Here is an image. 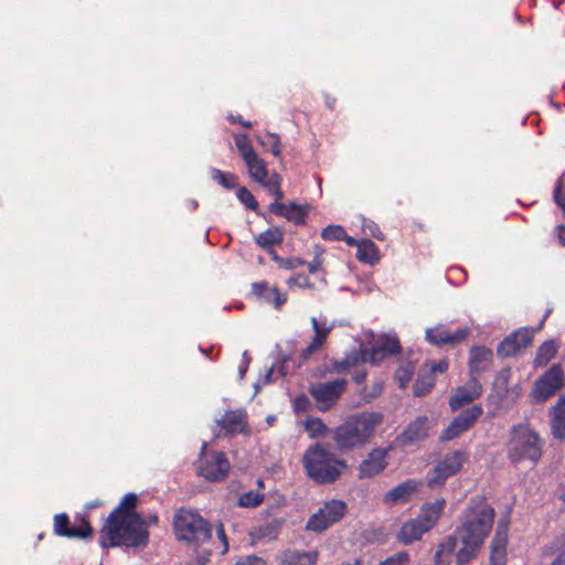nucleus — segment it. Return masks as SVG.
<instances>
[{
    "label": "nucleus",
    "instance_id": "obj_62",
    "mask_svg": "<svg viewBox=\"0 0 565 565\" xmlns=\"http://www.w3.org/2000/svg\"><path fill=\"white\" fill-rule=\"evenodd\" d=\"M275 370V365H271L263 376H260L258 380L262 381L263 385H267L273 381V373Z\"/></svg>",
    "mask_w": 565,
    "mask_h": 565
},
{
    "label": "nucleus",
    "instance_id": "obj_14",
    "mask_svg": "<svg viewBox=\"0 0 565 565\" xmlns=\"http://www.w3.org/2000/svg\"><path fill=\"white\" fill-rule=\"evenodd\" d=\"M470 334V328L462 327L451 331L447 324L439 323L426 329V341L435 347L456 345L463 342Z\"/></svg>",
    "mask_w": 565,
    "mask_h": 565
},
{
    "label": "nucleus",
    "instance_id": "obj_32",
    "mask_svg": "<svg viewBox=\"0 0 565 565\" xmlns=\"http://www.w3.org/2000/svg\"><path fill=\"white\" fill-rule=\"evenodd\" d=\"M138 498L135 493L129 492L124 495L119 505H117L107 516L106 520H109V523L115 521V519L120 518V515H130L137 505Z\"/></svg>",
    "mask_w": 565,
    "mask_h": 565
},
{
    "label": "nucleus",
    "instance_id": "obj_52",
    "mask_svg": "<svg viewBox=\"0 0 565 565\" xmlns=\"http://www.w3.org/2000/svg\"><path fill=\"white\" fill-rule=\"evenodd\" d=\"M281 175L274 172L271 175H268L264 182H259V184L267 189L269 192H273L281 188Z\"/></svg>",
    "mask_w": 565,
    "mask_h": 565
},
{
    "label": "nucleus",
    "instance_id": "obj_53",
    "mask_svg": "<svg viewBox=\"0 0 565 565\" xmlns=\"http://www.w3.org/2000/svg\"><path fill=\"white\" fill-rule=\"evenodd\" d=\"M562 179H559L555 184L553 198L556 205L562 209L563 214L565 215V191L562 190Z\"/></svg>",
    "mask_w": 565,
    "mask_h": 565
},
{
    "label": "nucleus",
    "instance_id": "obj_27",
    "mask_svg": "<svg viewBox=\"0 0 565 565\" xmlns=\"http://www.w3.org/2000/svg\"><path fill=\"white\" fill-rule=\"evenodd\" d=\"M427 532L428 531L414 518L402 524L396 539L399 543L408 545L415 541H419Z\"/></svg>",
    "mask_w": 565,
    "mask_h": 565
},
{
    "label": "nucleus",
    "instance_id": "obj_39",
    "mask_svg": "<svg viewBox=\"0 0 565 565\" xmlns=\"http://www.w3.org/2000/svg\"><path fill=\"white\" fill-rule=\"evenodd\" d=\"M234 139L235 146L244 162L250 161V159H254V157L257 156L246 134H237L234 136Z\"/></svg>",
    "mask_w": 565,
    "mask_h": 565
},
{
    "label": "nucleus",
    "instance_id": "obj_26",
    "mask_svg": "<svg viewBox=\"0 0 565 565\" xmlns=\"http://www.w3.org/2000/svg\"><path fill=\"white\" fill-rule=\"evenodd\" d=\"M367 350L361 345L360 350L353 349L351 352L347 353L341 360H333L331 362L330 371L337 374H344L351 367L356 366L360 362H366Z\"/></svg>",
    "mask_w": 565,
    "mask_h": 565
},
{
    "label": "nucleus",
    "instance_id": "obj_6",
    "mask_svg": "<svg viewBox=\"0 0 565 565\" xmlns=\"http://www.w3.org/2000/svg\"><path fill=\"white\" fill-rule=\"evenodd\" d=\"M172 524L178 541L199 545L212 539L211 524L196 511L178 510Z\"/></svg>",
    "mask_w": 565,
    "mask_h": 565
},
{
    "label": "nucleus",
    "instance_id": "obj_35",
    "mask_svg": "<svg viewBox=\"0 0 565 565\" xmlns=\"http://www.w3.org/2000/svg\"><path fill=\"white\" fill-rule=\"evenodd\" d=\"M236 196L238 201L247 209L255 212L258 216H262L266 220L267 223L271 222V218L267 217L262 211H259L258 202L253 195V193L246 188L241 186L236 191Z\"/></svg>",
    "mask_w": 565,
    "mask_h": 565
},
{
    "label": "nucleus",
    "instance_id": "obj_49",
    "mask_svg": "<svg viewBox=\"0 0 565 565\" xmlns=\"http://www.w3.org/2000/svg\"><path fill=\"white\" fill-rule=\"evenodd\" d=\"M512 508L508 509L507 515L499 520L493 539H502L508 541L509 525H510V513Z\"/></svg>",
    "mask_w": 565,
    "mask_h": 565
},
{
    "label": "nucleus",
    "instance_id": "obj_2",
    "mask_svg": "<svg viewBox=\"0 0 565 565\" xmlns=\"http://www.w3.org/2000/svg\"><path fill=\"white\" fill-rule=\"evenodd\" d=\"M99 533V545L103 548H145L150 537L146 520L139 512L120 515L110 523L105 520Z\"/></svg>",
    "mask_w": 565,
    "mask_h": 565
},
{
    "label": "nucleus",
    "instance_id": "obj_58",
    "mask_svg": "<svg viewBox=\"0 0 565 565\" xmlns=\"http://www.w3.org/2000/svg\"><path fill=\"white\" fill-rule=\"evenodd\" d=\"M216 535L217 537L222 541L223 543V551H222V554H225L228 550V543H227V539H226V534H225V530H224V525L222 523H220L216 527Z\"/></svg>",
    "mask_w": 565,
    "mask_h": 565
},
{
    "label": "nucleus",
    "instance_id": "obj_47",
    "mask_svg": "<svg viewBox=\"0 0 565 565\" xmlns=\"http://www.w3.org/2000/svg\"><path fill=\"white\" fill-rule=\"evenodd\" d=\"M322 347L319 344L318 339H312V341L301 350L299 354V360L296 362L294 361V367L299 369L310 356L313 352L320 350Z\"/></svg>",
    "mask_w": 565,
    "mask_h": 565
},
{
    "label": "nucleus",
    "instance_id": "obj_18",
    "mask_svg": "<svg viewBox=\"0 0 565 565\" xmlns=\"http://www.w3.org/2000/svg\"><path fill=\"white\" fill-rule=\"evenodd\" d=\"M482 394V385L477 376H470L469 381L455 390L449 398V407L452 412L458 411L477 399Z\"/></svg>",
    "mask_w": 565,
    "mask_h": 565
},
{
    "label": "nucleus",
    "instance_id": "obj_20",
    "mask_svg": "<svg viewBox=\"0 0 565 565\" xmlns=\"http://www.w3.org/2000/svg\"><path fill=\"white\" fill-rule=\"evenodd\" d=\"M422 486L423 482L418 479H407L387 491L383 497V501L391 505L405 504L412 500Z\"/></svg>",
    "mask_w": 565,
    "mask_h": 565
},
{
    "label": "nucleus",
    "instance_id": "obj_63",
    "mask_svg": "<svg viewBox=\"0 0 565 565\" xmlns=\"http://www.w3.org/2000/svg\"><path fill=\"white\" fill-rule=\"evenodd\" d=\"M228 120L231 122H233V124H239V125H242L245 128H250L252 127V122L248 121V120H244L241 116H233V115H231L228 117Z\"/></svg>",
    "mask_w": 565,
    "mask_h": 565
},
{
    "label": "nucleus",
    "instance_id": "obj_36",
    "mask_svg": "<svg viewBox=\"0 0 565 565\" xmlns=\"http://www.w3.org/2000/svg\"><path fill=\"white\" fill-rule=\"evenodd\" d=\"M245 164L248 168L250 178L257 183L264 182L268 177L266 162L258 156H255L254 159H250V161H246Z\"/></svg>",
    "mask_w": 565,
    "mask_h": 565
},
{
    "label": "nucleus",
    "instance_id": "obj_9",
    "mask_svg": "<svg viewBox=\"0 0 565 565\" xmlns=\"http://www.w3.org/2000/svg\"><path fill=\"white\" fill-rule=\"evenodd\" d=\"M348 512V505L343 500L332 499L326 501L308 519L305 530L313 533H322L335 523L340 522Z\"/></svg>",
    "mask_w": 565,
    "mask_h": 565
},
{
    "label": "nucleus",
    "instance_id": "obj_34",
    "mask_svg": "<svg viewBox=\"0 0 565 565\" xmlns=\"http://www.w3.org/2000/svg\"><path fill=\"white\" fill-rule=\"evenodd\" d=\"M436 379L431 373L422 371L418 373L417 379L413 386V392L416 397L426 396L435 386Z\"/></svg>",
    "mask_w": 565,
    "mask_h": 565
},
{
    "label": "nucleus",
    "instance_id": "obj_24",
    "mask_svg": "<svg viewBox=\"0 0 565 565\" xmlns=\"http://www.w3.org/2000/svg\"><path fill=\"white\" fill-rule=\"evenodd\" d=\"M446 505L445 499H437L435 502L425 503L422 505L419 513L415 518L426 531H430L439 518L441 516Z\"/></svg>",
    "mask_w": 565,
    "mask_h": 565
},
{
    "label": "nucleus",
    "instance_id": "obj_12",
    "mask_svg": "<svg viewBox=\"0 0 565 565\" xmlns=\"http://www.w3.org/2000/svg\"><path fill=\"white\" fill-rule=\"evenodd\" d=\"M53 521V532L56 536L87 540L94 532L90 523L84 516L76 515L75 525H71L68 515L61 512L54 515Z\"/></svg>",
    "mask_w": 565,
    "mask_h": 565
},
{
    "label": "nucleus",
    "instance_id": "obj_60",
    "mask_svg": "<svg viewBox=\"0 0 565 565\" xmlns=\"http://www.w3.org/2000/svg\"><path fill=\"white\" fill-rule=\"evenodd\" d=\"M259 533L262 536L276 537V526L273 524H267L266 526L259 529Z\"/></svg>",
    "mask_w": 565,
    "mask_h": 565
},
{
    "label": "nucleus",
    "instance_id": "obj_55",
    "mask_svg": "<svg viewBox=\"0 0 565 565\" xmlns=\"http://www.w3.org/2000/svg\"><path fill=\"white\" fill-rule=\"evenodd\" d=\"M306 264V260H303L300 257H287L284 262V268L285 269H296L300 266H303Z\"/></svg>",
    "mask_w": 565,
    "mask_h": 565
},
{
    "label": "nucleus",
    "instance_id": "obj_28",
    "mask_svg": "<svg viewBox=\"0 0 565 565\" xmlns=\"http://www.w3.org/2000/svg\"><path fill=\"white\" fill-rule=\"evenodd\" d=\"M284 231L278 226H271L255 236L257 246L265 250H270L275 245H280L284 241Z\"/></svg>",
    "mask_w": 565,
    "mask_h": 565
},
{
    "label": "nucleus",
    "instance_id": "obj_31",
    "mask_svg": "<svg viewBox=\"0 0 565 565\" xmlns=\"http://www.w3.org/2000/svg\"><path fill=\"white\" fill-rule=\"evenodd\" d=\"M557 353V343L554 340L544 341L536 350L534 366H545Z\"/></svg>",
    "mask_w": 565,
    "mask_h": 565
},
{
    "label": "nucleus",
    "instance_id": "obj_43",
    "mask_svg": "<svg viewBox=\"0 0 565 565\" xmlns=\"http://www.w3.org/2000/svg\"><path fill=\"white\" fill-rule=\"evenodd\" d=\"M467 431L466 428H463L462 424L460 423V420L455 417L450 424L443 430L441 433V436H440V440L441 441H446V440H452L455 438H457L460 434Z\"/></svg>",
    "mask_w": 565,
    "mask_h": 565
},
{
    "label": "nucleus",
    "instance_id": "obj_10",
    "mask_svg": "<svg viewBox=\"0 0 565 565\" xmlns=\"http://www.w3.org/2000/svg\"><path fill=\"white\" fill-rule=\"evenodd\" d=\"M467 460L468 454L461 449L445 455L428 472L427 486L430 489L444 487L450 477L456 476L461 470Z\"/></svg>",
    "mask_w": 565,
    "mask_h": 565
},
{
    "label": "nucleus",
    "instance_id": "obj_41",
    "mask_svg": "<svg viewBox=\"0 0 565 565\" xmlns=\"http://www.w3.org/2000/svg\"><path fill=\"white\" fill-rule=\"evenodd\" d=\"M414 372L415 364L412 361H406L395 371L394 379L401 388H405L407 386L414 375Z\"/></svg>",
    "mask_w": 565,
    "mask_h": 565
},
{
    "label": "nucleus",
    "instance_id": "obj_54",
    "mask_svg": "<svg viewBox=\"0 0 565 565\" xmlns=\"http://www.w3.org/2000/svg\"><path fill=\"white\" fill-rule=\"evenodd\" d=\"M287 284L289 286L296 285L299 288H309V289L313 288V284L309 280L308 276H306L303 274H299V275L290 277L287 280Z\"/></svg>",
    "mask_w": 565,
    "mask_h": 565
},
{
    "label": "nucleus",
    "instance_id": "obj_11",
    "mask_svg": "<svg viewBox=\"0 0 565 565\" xmlns=\"http://www.w3.org/2000/svg\"><path fill=\"white\" fill-rule=\"evenodd\" d=\"M347 380L338 379L328 382L311 383L308 387L309 394L317 403L321 412L329 411L345 391Z\"/></svg>",
    "mask_w": 565,
    "mask_h": 565
},
{
    "label": "nucleus",
    "instance_id": "obj_3",
    "mask_svg": "<svg viewBox=\"0 0 565 565\" xmlns=\"http://www.w3.org/2000/svg\"><path fill=\"white\" fill-rule=\"evenodd\" d=\"M383 414L379 412H366L348 418L335 428L333 434L338 449L347 452L363 447L374 435L376 426L383 422Z\"/></svg>",
    "mask_w": 565,
    "mask_h": 565
},
{
    "label": "nucleus",
    "instance_id": "obj_7",
    "mask_svg": "<svg viewBox=\"0 0 565 565\" xmlns=\"http://www.w3.org/2000/svg\"><path fill=\"white\" fill-rule=\"evenodd\" d=\"M230 460L223 451H207V444L203 441L195 463L196 475L209 482H222L228 476Z\"/></svg>",
    "mask_w": 565,
    "mask_h": 565
},
{
    "label": "nucleus",
    "instance_id": "obj_29",
    "mask_svg": "<svg viewBox=\"0 0 565 565\" xmlns=\"http://www.w3.org/2000/svg\"><path fill=\"white\" fill-rule=\"evenodd\" d=\"M355 256L360 262L369 265H375L380 260L379 248L369 238L360 239Z\"/></svg>",
    "mask_w": 565,
    "mask_h": 565
},
{
    "label": "nucleus",
    "instance_id": "obj_25",
    "mask_svg": "<svg viewBox=\"0 0 565 565\" xmlns=\"http://www.w3.org/2000/svg\"><path fill=\"white\" fill-rule=\"evenodd\" d=\"M252 291L257 299L273 305L276 309H279L287 301V297L277 287H270L267 281L254 282Z\"/></svg>",
    "mask_w": 565,
    "mask_h": 565
},
{
    "label": "nucleus",
    "instance_id": "obj_56",
    "mask_svg": "<svg viewBox=\"0 0 565 565\" xmlns=\"http://www.w3.org/2000/svg\"><path fill=\"white\" fill-rule=\"evenodd\" d=\"M448 370V362L445 360H441L439 362H433L429 364V369L427 370L428 373H431L433 376H435L436 372H446Z\"/></svg>",
    "mask_w": 565,
    "mask_h": 565
},
{
    "label": "nucleus",
    "instance_id": "obj_16",
    "mask_svg": "<svg viewBox=\"0 0 565 565\" xmlns=\"http://www.w3.org/2000/svg\"><path fill=\"white\" fill-rule=\"evenodd\" d=\"M391 449L392 447L372 449L367 457L360 462L358 478L371 479L382 473L388 465L386 457Z\"/></svg>",
    "mask_w": 565,
    "mask_h": 565
},
{
    "label": "nucleus",
    "instance_id": "obj_22",
    "mask_svg": "<svg viewBox=\"0 0 565 565\" xmlns=\"http://www.w3.org/2000/svg\"><path fill=\"white\" fill-rule=\"evenodd\" d=\"M548 416L553 439L565 440V394L550 408Z\"/></svg>",
    "mask_w": 565,
    "mask_h": 565
},
{
    "label": "nucleus",
    "instance_id": "obj_48",
    "mask_svg": "<svg viewBox=\"0 0 565 565\" xmlns=\"http://www.w3.org/2000/svg\"><path fill=\"white\" fill-rule=\"evenodd\" d=\"M311 324H312V329L315 331V337L313 339H318L319 341V344L321 347H323L327 338H328V334L331 332V330L333 329L334 324H331L329 327H321L317 320V318L312 317L311 318Z\"/></svg>",
    "mask_w": 565,
    "mask_h": 565
},
{
    "label": "nucleus",
    "instance_id": "obj_17",
    "mask_svg": "<svg viewBox=\"0 0 565 565\" xmlns=\"http://www.w3.org/2000/svg\"><path fill=\"white\" fill-rule=\"evenodd\" d=\"M429 419L426 415L417 416L405 429L398 434L395 441L399 446H412L424 440L428 436Z\"/></svg>",
    "mask_w": 565,
    "mask_h": 565
},
{
    "label": "nucleus",
    "instance_id": "obj_46",
    "mask_svg": "<svg viewBox=\"0 0 565 565\" xmlns=\"http://www.w3.org/2000/svg\"><path fill=\"white\" fill-rule=\"evenodd\" d=\"M322 347L319 344L318 339H312V341L301 350L299 354V360L296 362L294 361V367L299 369L310 356L313 352L320 350Z\"/></svg>",
    "mask_w": 565,
    "mask_h": 565
},
{
    "label": "nucleus",
    "instance_id": "obj_5",
    "mask_svg": "<svg viewBox=\"0 0 565 565\" xmlns=\"http://www.w3.org/2000/svg\"><path fill=\"white\" fill-rule=\"evenodd\" d=\"M307 475L319 484L335 482L348 468L345 460L338 459L320 444L310 446L303 456Z\"/></svg>",
    "mask_w": 565,
    "mask_h": 565
},
{
    "label": "nucleus",
    "instance_id": "obj_33",
    "mask_svg": "<svg viewBox=\"0 0 565 565\" xmlns=\"http://www.w3.org/2000/svg\"><path fill=\"white\" fill-rule=\"evenodd\" d=\"M508 541L492 539L490 544L489 565H507Z\"/></svg>",
    "mask_w": 565,
    "mask_h": 565
},
{
    "label": "nucleus",
    "instance_id": "obj_38",
    "mask_svg": "<svg viewBox=\"0 0 565 565\" xmlns=\"http://www.w3.org/2000/svg\"><path fill=\"white\" fill-rule=\"evenodd\" d=\"M210 174L213 181L226 190H233L237 185V175L232 172H224L217 168H211Z\"/></svg>",
    "mask_w": 565,
    "mask_h": 565
},
{
    "label": "nucleus",
    "instance_id": "obj_1",
    "mask_svg": "<svg viewBox=\"0 0 565 565\" xmlns=\"http://www.w3.org/2000/svg\"><path fill=\"white\" fill-rule=\"evenodd\" d=\"M494 518L495 511L484 495L471 497L461 512L460 524L439 543L434 556L435 565H449L452 555L456 565H468L477 558L493 527Z\"/></svg>",
    "mask_w": 565,
    "mask_h": 565
},
{
    "label": "nucleus",
    "instance_id": "obj_19",
    "mask_svg": "<svg viewBox=\"0 0 565 565\" xmlns=\"http://www.w3.org/2000/svg\"><path fill=\"white\" fill-rule=\"evenodd\" d=\"M309 209V204H298L295 201H291L288 204L270 203L268 205L269 213L279 217H285L295 225L306 224Z\"/></svg>",
    "mask_w": 565,
    "mask_h": 565
},
{
    "label": "nucleus",
    "instance_id": "obj_42",
    "mask_svg": "<svg viewBox=\"0 0 565 565\" xmlns=\"http://www.w3.org/2000/svg\"><path fill=\"white\" fill-rule=\"evenodd\" d=\"M303 426L311 438L324 436L328 431L327 425L319 417H307L303 422Z\"/></svg>",
    "mask_w": 565,
    "mask_h": 565
},
{
    "label": "nucleus",
    "instance_id": "obj_30",
    "mask_svg": "<svg viewBox=\"0 0 565 565\" xmlns=\"http://www.w3.org/2000/svg\"><path fill=\"white\" fill-rule=\"evenodd\" d=\"M318 558L317 552L287 551L282 554V565H313Z\"/></svg>",
    "mask_w": 565,
    "mask_h": 565
},
{
    "label": "nucleus",
    "instance_id": "obj_51",
    "mask_svg": "<svg viewBox=\"0 0 565 565\" xmlns=\"http://www.w3.org/2000/svg\"><path fill=\"white\" fill-rule=\"evenodd\" d=\"M292 408L296 414L308 412L311 408V401L306 394H299L294 399Z\"/></svg>",
    "mask_w": 565,
    "mask_h": 565
},
{
    "label": "nucleus",
    "instance_id": "obj_45",
    "mask_svg": "<svg viewBox=\"0 0 565 565\" xmlns=\"http://www.w3.org/2000/svg\"><path fill=\"white\" fill-rule=\"evenodd\" d=\"M344 227L342 225H328L321 232V237L324 241L341 242L344 238Z\"/></svg>",
    "mask_w": 565,
    "mask_h": 565
},
{
    "label": "nucleus",
    "instance_id": "obj_21",
    "mask_svg": "<svg viewBox=\"0 0 565 565\" xmlns=\"http://www.w3.org/2000/svg\"><path fill=\"white\" fill-rule=\"evenodd\" d=\"M217 425L226 431V435L250 434V428L247 422V412L244 408L226 411L223 417L217 420Z\"/></svg>",
    "mask_w": 565,
    "mask_h": 565
},
{
    "label": "nucleus",
    "instance_id": "obj_37",
    "mask_svg": "<svg viewBox=\"0 0 565 565\" xmlns=\"http://www.w3.org/2000/svg\"><path fill=\"white\" fill-rule=\"evenodd\" d=\"M256 139L265 150L270 151L275 157H280L281 142L278 134L265 132L264 135L257 136Z\"/></svg>",
    "mask_w": 565,
    "mask_h": 565
},
{
    "label": "nucleus",
    "instance_id": "obj_44",
    "mask_svg": "<svg viewBox=\"0 0 565 565\" xmlns=\"http://www.w3.org/2000/svg\"><path fill=\"white\" fill-rule=\"evenodd\" d=\"M263 500L264 494L250 490L239 497L237 504L243 508H255L258 507Z\"/></svg>",
    "mask_w": 565,
    "mask_h": 565
},
{
    "label": "nucleus",
    "instance_id": "obj_40",
    "mask_svg": "<svg viewBox=\"0 0 565 565\" xmlns=\"http://www.w3.org/2000/svg\"><path fill=\"white\" fill-rule=\"evenodd\" d=\"M482 413L483 409L481 405H473L472 407L461 411L456 417L460 420L463 428L468 430L478 420Z\"/></svg>",
    "mask_w": 565,
    "mask_h": 565
},
{
    "label": "nucleus",
    "instance_id": "obj_61",
    "mask_svg": "<svg viewBox=\"0 0 565 565\" xmlns=\"http://www.w3.org/2000/svg\"><path fill=\"white\" fill-rule=\"evenodd\" d=\"M321 268V259L319 255H316L313 260L308 264V270L310 274L317 273Z\"/></svg>",
    "mask_w": 565,
    "mask_h": 565
},
{
    "label": "nucleus",
    "instance_id": "obj_8",
    "mask_svg": "<svg viewBox=\"0 0 565 565\" xmlns=\"http://www.w3.org/2000/svg\"><path fill=\"white\" fill-rule=\"evenodd\" d=\"M565 385V375L561 364H553L540 375L529 394L533 404H543Z\"/></svg>",
    "mask_w": 565,
    "mask_h": 565
},
{
    "label": "nucleus",
    "instance_id": "obj_50",
    "mask_svg": "<svg viewBox=\"0 0 565 565\" xmlns=\"http://www.w3.org/2000/svg\"><path fill=\"white\" fill-rule=\"evenodd\" d=\"M409 562V554L406 551H401L381 562L380 565H408Z\"/></svg>",
    "mask_w": 565,
    "mask_h": 565
},
{
    "label": "nucleus",
    "instance_id": "obj_15",
    "mask_svg": "<svg viewBox=\"0 0 565 565\" xmlns=\"http://www.w3.org/2000/svg\"><path fill=\"white\" fill-rule=\"evenodd\" d=\"M402 345L396 333H382L376 344L367 351L366 358L371 364L377 365L384 359L401 354Z\"/></svg>",
    "mask_w": 565,
    "mask_h": 565
},
{
    "label": "nucleus",
    "instance_id": "obj_13",
    "mask_svg": "<svg viewBox=\"0 0 565 565\" xmlns=\"http://www.w3.org/2000/svg\"><path fill=\"white\" fill-rule=\"evenodd\" d=\"M534 333L535 330H531L529 327L514 330L499 342L497 355L502 360L518 355L522 349L532 344Z\"/></svg>",
    "mask_w": 565,
    "mask_h": 565
},
{
    "label": "nucleus",
    "instance_id": "obj_4",
    "mask_svg": "<svg viewBox=\"0 0 565 565\" xmlns=\"http://www.w3.org/2000/svg\"><path fill=\"white\" fill-rule=\"evenodd\" d=\"M544 444L529 423L514 424L507 444L508 459L514 465L525 460L537 463L542 458Z\"/></svg>",
    "mask_w": 565,
    "mask_h": 565
},
{
    "label": "nucleus",
    "instance_id": "obj_23",
    "mask_svg": "<svg viewBox=\"0 0 565 565\" xmlns=\"http://www.w3.org/2000/svg\"><path fill=\"white\" fill-rule=\"evenodd\" d=\"M493 352L484 345H473L469 351V374L477 376L479 373L484 372L488 365L492 362Z\"/></svg>",
    "mask_w": 565,
    "mask_h": 565
},
{
    "label": "nucleus",
    "instance_id": "obj_59",
    "mask_svg": "<svg viewBox=\"0 0 565 565\" xmlns=\"http://www.w3.org/2000/svg\"><path fill=\"white\" fill-rule=\"evenodd\" d=\"M235 565H265V563L260 557L247 556L246 558L237 561Z\"/></svg>",
    "mask_w": 565,
    "mask_h": 565
},
{
    "label": "nucleus",
    "instance_id": "obj_57",
    "mask_svg": "<svg viewBox=\"0 0 565 565\" xmlns=\"http://www.w3.org/2000/svg\"><path fill=\"white\" fill-rule=\"evenodd\" d=\"M289 362L294 363V360H292V356L290 353L280 355V366L278 367V373L280 376H282V377L286 376Z\"/></svg>",
    "mask_w": 565,
    "mask_h": 565
},
{
    "label": "nucleus",
    "instance_id": "obj_64",
    "mask_svg": "<svg viewBox=\"0 0 565 565\" xmlns=\"http://www.w3.org/2000/svg\"><path fill=\"white\" fill-rule=\"evenodd\" d=\"M558 242L562 246H565V225H557L555 227Z\"/></svg>",
    "mask_w": 565,
    "mask_h": 565
}]
</instances>
